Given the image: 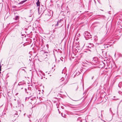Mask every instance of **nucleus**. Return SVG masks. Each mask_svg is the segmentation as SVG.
I'll use <instances>...</instances> for the list:
<instances>
[{"instance_id":"nucleus-2","label":"nucleus","mask_w":122,"mask_h":122,"mask_svg":"<svg viewBox=\"0 0 122 122\" xmlns=\"http://www.w3.org/2000/svg\"><path fill=\"white\" fill-rule=\"evenodd\" d=\"M36 4L37 6H40V2H39V0H38L37 2L36 3Z\"/></svg>"},{"instance_id":"nucleus-4","label":"nucleus","mask_w":122,"mask_h":122,"mask_svg":"<svg viewBox=\"0 0 122 122\" xmlns=\"http://www.w3.org/2000/svg\"><path fill=\"white\" fill-rule=\"evenodd\" d=\"M19 16H16V17H15V20H18V19L19 18Z\"/></svg>"},{"instance_id":"nucleus-7","label":"nucleus","mask_w":122,"mask_h":122,"mask_svg":"<svg viewBox=\"0 0 122 122\" xmlns=\"http://www.w3.org/2000/svg\"><path fill=\"white\" fill-rule=\"evenodd\" d=\"M1 73V72H0V74Z\"/></svg>"},{"instance_id":"nucleus-1","label":"nucleus","mask_w":122,"mask_h":122,"mask_svg":"<svg viewBox=\"0 0 122 122\" xmlns=\"http://www.w3.org/2000/svg\"><path fill=\"white\" fill-rule=\"evenodd\" d=\"M58 25V21H54L53 23V25H53H55V27L57 26Z\"/></svg>"},{"instance_id":"nucleus-3","label":"nucleus","mask_w":122,"mask_h":122,"mask_svg":"<svg viewBox=\"0 0 122 122\" xmlns=\"http://www.w3.org/2000/svg\"><path fill=\"white\" fill-rule=\"evenodd\" d=\"M26 1H27V0H24V1H23L21 2H20V4H22L23 3H24V2H25Z\"/></svg>"},{"instance_id":"nucleus-6","label":"nucleus","mask_w":122,"mask_h":122,"mask_svg":"<svg viewBox=\"0 0 122 122\" xmlns=\"http://www.w3.org/2000/svg\"><path fill=\"white\" fill-rule=\"evenodd\" d=\"M1 69H0V71H1Z\"/></svg>"},{"instance_id":"nucleus-5","label":"nucleus","mask_w":122,"mask_h":122,"mask_svg":"<svg viewBox=\"0 0 122 122\" xmlns=\"http://www.w3.org/2000/svg\"><path fill=\"white\" fill-rule=\"evenodd\" d=\"M1 66H0V69H1Z\"/></svg>"}]
</instances>
